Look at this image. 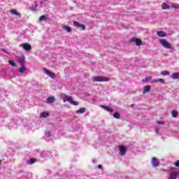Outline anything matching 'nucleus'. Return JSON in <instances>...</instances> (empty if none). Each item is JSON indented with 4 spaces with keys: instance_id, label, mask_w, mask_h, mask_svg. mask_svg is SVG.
<instances>
[{
    "instance_id": "nucleus-14",
    "label": "nucleus",
    "mask_w": 179,
    "mask_h": 179,
    "mask_svg": "<svg viewBox=\"0 0 179 179\" xmlns=\"http://www.w3.org/2000/svg\"><path fill=\"white\" fill-rule=\"evenodd\" d=\"M19 72L20 73H21V75H23V73H26V66H21V67L19 69Z\"/></svg>"
},
{
    "instance_id": "nucleus-25",
    "label": "nucleus",
    "mask_w": 179,
    "mask_h": 179,
    "mask_svg": "<svg viewBox=\"0 0 179 179\" xmlns=\"http://www.w3.org/2000/svg\"><path fill=\"white\" fill-rule=\"evenodd\" d=\"M120 117H121V115H120V113L118 112H116L113 114V117L116 118L117 120H120Z\"/></svg>"
},
{
    "instance_id": "nucleus-1",
    "label": "nucleus",
    "mask_w": 179,
    "mask_h": 179,
    "mask_svg": "<svg viewBox=\"0 0 179 179\" xmlns=\"http://www.w3.org/2000/svg\"><path fill=\"white\" fill-rule=\"evenodd\" d=\"M178 174L179 173L178 171H177V168H171L169 179H177Z\"/></svg>"
},
{
    "instance_id": "nucleus-43",
    "label": "nucleus",
    "mask_w": 179,
    "mask_h": 179,
    "mask_svg": "<svg viewBox=\"0 0 179 179\" xmlns=\"http://www.w3.org/2000/svg\"><path fill=\"white\" fill-rule=\"evenodd\" d=\"M2 162L1 161H0V164H1V163Z\"/></svg>"
},
{
    "instance_id": "nucleus-39",
    "label": "nucleus",
    "mask_w": 179,
    "mask_h": 179,
    "mask_svg": "<svg viewBox=\"0 0 179 179\" xmlns=\"http://www.w3.org/2000/svg\"><path fill=\"white\" fill-rule=\"evenodd\" d=\"M36 9H37V8H38V4H35V6Z\"/></svg>"
},
{
    "instance_id": "nucleus-32",
    "label": "nucleus",
    "mask_w": 179,
    "mask_h": 179,
    "mask_svg": "<svg viewBox=\"0 0 179 179\" xmlns=\"http://www.w3.org/2000/svg\"><path fill=\"white\" fill-rule=\"evenodd\" d=\"M71 104H73V106H79V103L76 101H71Z\"/></svg>"
},
{
    "instance_id": "nucleus-36",
    "label": "nucleus",
    "mask_w": 179,
    "mask_h": 179,
    "mask_svg": "<svg viewBox=\"0 0 179 179\" xmlns=\"http://www.w3.org/2000/svg\"><path fill=\"white\" fill-rule=\"evenodd\" d=\"M30 9L32 11L36 10V8L34 7V6H32V7H31Z\"/></svg>"
},
{
    "instance_id": "nucleus-12",
    "label": "nucleus",
    "mask_w": 179,
    "mask_h": 179,
    "mask_svg": "<svg viewBox=\"0 0 179 179\" xmlns=\"http://www.w3.org/2000/svg\"><path fill=\"white\" fill-rule=\"evenodd\" d=\"M100 107H101V108H103V110H106V111H108L109 113H113V111H114V110L110 108V106L101 105Z\"/></svg>"
},
{
    "instance_id": "nucleus-4",
    "label": "nucleus",
    "mask_w": 179,
    "mask_h": 179,
    "mask_svg": "<svg viewBox=\"0 0 179 179\" xmlns=\"http://www.w3.org/2000/svg\"><path fill=\"white\" fill-rule=\"evenodd\" d=\"M160 44L164 47V48L170 49L171 48V44L170 43L167 42L165 39H161L159 41Z\"/></svg>"
},
{
    "instance_id": "nucleus-26",
    "label": "nucleus",
    "mask_w": 179,
    "mask_h": 179,
    "mask_svg": "<svg viewBox=\"0 0 179 179\" xmlns=\"http://www.w3.org/2000/svg\"><path fill=\"white\" fill-rule=\"evenodd\" d=\"M8 63L10 64V65H11V66H17V64H16V63H15L13 60H8Z\"/></svg>"
},
{
    "instance_id": "nucleus-30",
    "label": "nucleus",
    "mask_w": 179,
    "mask_h": 179,
    "mask_svg": "<svg viewBox=\"0 0 179 179\" xmlns=\"http://www.w3.org/2000/svg\"><path fill=\"white\" fill-rule=\"evenodd\" d=\"M45 135L48 137L50 138V136H51V131H46L45 133Z\"/></svg>"
},
{
    "instance_id": "nucleus-20",
    "label": "nucleus",
    "mask_w": 179,
    "mask_h": 179,
    "mask_svg": "<svg viewBox=\"0 0 179 179\" xmlns=\"http://www.w3.org/2000/svg\"><path fill=\"white\" fill-rule=\"evenodd\" d=\"M171 78L173 80L179 79V73H173L171 74Z\"/></svg>"
},
{
    "instance_id": "nucleus-16",
    "label": "nucleus",
    "mask_w": 179,
    "mask_h": 179,
    "mask_svg": "<svg viewBox=\"0 0 179 179\" xmlns=\"http://www.w3.org/2000/svg\"><path fill=\"white\" fill-rule=\"evenodd\" d=\"M10 12L11 15H15V16H19V17H20L22 16L20 13L16 11V10L11 9L10 10Z\"/></svg>"
},
{
    "instance_id": "nucleus-34",
    "label": "nucleus",
    "mask_w": 179,
    "mask_h": 179,
    "mask_svg": "<svg viewBox=\"0 0 179 179\" xmlns=\"http://www.w3.org/2000/svg\"><path fill=\"white\" fill-rule=\"evenodd\" d=\"M159 125H164V122L163 121H159L157 122Z\"/></svg>"
},
{
    "instance_id": "nucleus-11",
    "label": "nucleus",
    "mask_w": 179,
    "mask_h": 179,
    "mask_svg": "<svg viewBox=\"0 0 179 179\" xmlns=\"http://www.w3.org/2000/svg\"><path fill=\"white\" fill-rule=\"evenodd\" d=\"M152 167H157L159 166V161L156 157H152L151 161Z\"/></svg>"
},
{
    "instance_id": "nucleus-44",
    "label": "nucleus",
    "mask_w": 179,
    "mask_h": 179,
    "mask_svg": "<svg viewBox=\"0 0 179 179\" xmlns=\"http://www.w3.org/2000/svg\"><path fill=\"white\" fill-rule=\"evenodd\" d=\"M45 1H48V0H45Z\"/></svg>"
},
{
    "instance_id": "nucleus-13",
    "label": "nucleus",
    "mask_w": 179,
    "mask_h": 179,
    "mask_svg": "<svg viewBox=\"0 0 179 179\" xmlns=\"http://www.w3.org/2000/svg\"><path fill=\"white\" fill-rule=\"evenodd\" d=\"M47 103H48V104H52V103H54L55 101V99L54 98V96H49L47 98Z\"/></svg>"
},
{
    "instance_id": "nucleus-27",
    "label": "nucleus",
    "mask_w": 179,
    "mask_h": 179,
    "mask_svg": "<svg viewBox=\"0 0 179 179\" xmlns=\"http://www.w3.org/2000/svg\"><path fill=\"white\" fill-rule=\"evenodd\" d=\"M154 82L155 83H157V82H159V83H164V80L159 78V79L154 80Z\"/></svg>"
},
{
    "instance_id": "nucleus-24",
    "label": "nucleus",
    "mask_w": 179,
    "mask_h": 179,
    "mask_svg": "<svg viewBox=\"0 0 179 179\" xmlns=\"http://www.w3.org/2000/svg\"><path fill=\"white\" fill-rule=\"evenodd\" d=\"M171 114H172V117L173 118H177V115H178V111H177V110H172Z\"/></svg>"
},
{
    "instance_id": "nucleus-7",
    "label": "nucleus",
    "mask_w": 179,
    "mask_h": 179,
    "mask_svg": "<svg viewBox=\"0 0 179 179\" xmlns=\"http://www.w3.org/2000/svg\"><path fill=\"white\" fill-rule=\"evenodd\" d=\"M17 62L20 66L24 65L26 64V57H24V55H22V57H19Z\"/></svg>"
},
{
    "instance_id": "nucleus-15",
    "label": "nucleus",
    "mask_w": 179,
    "mask_h": 179,
    "mask_svg": "<svg viewBox=\"0 0 179 179\" xmlns=\"http://www.w3.org/2000/svg\"><path fill=\"white\" fill-rule=\"evenodd\" d=\"M150 85H146L144 87V90L143 91V94H145L150 91Z\"/></svg>"
},
{
    "instance_id": "nucleus-19",
    "label": "nucleus",
    "mask_w": 179,
    "mask_h": 179,
    "mask_svg": "<svg viewBox=\"0 0 179 179\" xmlns=\"http://www.w3.org/2000/svg\"><path fill=\"white\" fill-rule=\"evenodd\" d=\"M157 34L159 37H166V33L163 31H157Z\"/></svg>"
},
{
    "instance_id": "nucleus-18",
    "label": "nucleus",
    "mask_w": 179,
    "mask_h": 179,
    "mask_svg": "<svg viewBox=\"0 0 179 179\" xmlns=\"http://www.w3.org/2000/svg\"><path fill=\"white\" fill-rule=\"evenodd\" d=\"M50 115V113L48 112H43L40 114V117L41 118H47Z\"/></svg>"
},
{
    "instance_id": "nucleus-5",
    "label": "nucleus",
    "mask_w": 179,
    "mask_h": 179,
    "mask_svg": "<svg viewBox=\"0 0 179 179\" xmlns=\"http://www.w3.org/2000/svg\"><path fill=\"white\" fill-rule=\"evenodd\" d=\"M20 47L23 48V50H25V51H31V45L25 43H22L20 45Z\"/></svg>"
},
{
    "instance_id": "nucleus-42",
    "label": "nucleus",
    "mask_w": 179,
    "mask_h": 179,
    "mask_svg": "<svg viewBox=\"0 0 179 179\" xmlns=\"http://www.w3.org/2000/svg\"><path fill=\"white\" fill-rule=\"evenodd\" d=\"M164 171H169V170H164Z\"/></svg>"
},
{
    "instance_id": "nucleus-33",
    "label": "nucleus",
    "mask_w": 179,
    "mask_h": 179,
    "mask_svg": "<svg viewBox=\"0 0 179 179\" xmlns=\"http://www.w3.org/2000/svg\"><path fill=\"white\" fill-rule=\"evenodd\" d=\"M172 8H174L175 9H179V5L178 4L173 5L172 6Z\"/></svg>"
},
{
    "instance_id": "nucleus-22",
    "label": "nucleus",
    "mask_w": 179,
    "mask_h": 179,
    "mask_svg": "<svg viewBox=\"0 0 179 179\" xmlns=\"http://www.w3.org/2000/svg\"><path fill=\"white\" fill-rule=\"evenodd\" d=\"M162 9H170V5L166 3H163L162 5Z\"/></svg>"
},
{
    "instance_id": "nucleus-17",
    "label": "nucleus",
    "mask_w": 179,
    "mask_h": 179,
    "mask_svg": "<svg viewBox=\"0 0 179 179\" xmlns=\"http://www.w3.org/2000/svg\"><path fill=\"white\" fill-rule=\"evenodd\" d=\"M62 28L64 29V30H66L67 33H71V31H72V28L69 26L63 25Z\"/></svg>"
},
{
    "instance_id": "nucleus-38",
    "label": "nucleus",
    "mask_w": 179,
    "mask_h": 179,
    "mask_svg": "<svg viewBox=\"0 0 179 179\" xmlns=\"http://www.w3.org/2000/svg\"><path fill=\"white\" fill-rule=\"evenodd\" d=\"M98 169H103V166L101 165H98Z\"/></svg>"
},
{
    "instance_id": "nucleus-21",
    "label": "nucleus",
    "mask_w": 179,
    "mask_h": 179,
    "mask_svg": "<svg viewBox=\"0 0 179 179\" xmlns=\"http://www.w3.org/2000/svg\"><path fill=\"white\" fill-rule=\"evenodd\" d=\"M86 111L85 108H80L79 110H76V114H83Z\"/></svg>"
},
{
    "instance_id": "nucleus-37",
    "label": "nucleus",
    "mask_w": 179,
    "mask_h": 179,
    "mask_svg": "<svg viewBox=\"0 0 179 179\" xmlns=\"http://www.w3.org/2000/svg\"><path fill=\"white\" fill-rule=\"evenodd\" d=\"M155 132L156 134H159V128H155Z\"/></svg>"
},
{
    "instance_id": "nucleus-9",
    "label": "nucleus",
    "mask_w": 179,
    "mask_h": 179,
    "mask_svg": "<svg viewBox=\"0 0 179 179\" xmlns=\"http://www.w3.org/2000/svg\"><path fill=\"white\" fill-rule=\"evenodd\" d=\"M119 150H120L119 153L121 156H124L125 153H127V148L126 147H124V145H120Z\"/></svg>"
},
{
    "instance_id": "nucleus-10",
    "label": "nucleus",
    "mask_w": 179,
    "mask_h": 179,
    "mask_svg": "<svg viewBox=\"0 0 179 179\" xmlns=\"http://www.w3.org/2000/svg\"><path fill=\"white\" fill-rule=\"evenodd\" d=\"M132 41L136 43V45H137V47H141V45H142V41L138 38H133Z\"/></svg>"
},
{
    "instance_id": "nucleus-40",
    "label": "nucleus",
    "mask_w": 179,
    "mask_h": 179,
    "mask_svg": "<svg viewBox=\"0 0 179 179\" xmlns=\"http://www.w3.org/2000/svg\"><path fill=\"white\" fill-rule=\"evenodd\" d=\"M131 108L135 107V104H131Z\"/></svg>"
},
{
    "instance_id": "nucleus-6",
    "label": "nucleus",
    "mask_w": 179,
    "mask_h": 179,
    "mask_svg": "<svg viewBox=\"0 0 179 179\" xmlns=\"http://www.w3.org/2000/svg\"><path fill=\"white\" fill-rule=\"evenodd\" d=\"M73 26H75V27H77V29H81V30H86V26H85V24L79 23L78 21L73 22Z\"/></svg>"
},
{
    "instance_id": "nucleus-8",
    "label": "nucleus",
    "mask_w": 179,
    "mask_h": 179,
    "mask_svg": "<svg viewBox=\"0 0 179 179\" xmlns=\"http://www.w3.org/2000/svg\"><path fill=\"white\" fill-rule=\"evenodd\" d=\"M43 71L46 75H48L50 78H52V79H55V75L52 73L51 71H50V70L43 68Z\"/></svg>"
},
{
    "instance_id": "nucleus-31",
    "label": "nucleus",
    "mask_w": 179,
    "mask_h": 179,
    "mask_svg": "<svg viewBox=\"0 0 179 179\" xmlns=\"http://www.w3.org/2000/svg\"><path fill=\"white\" fill-rule=\"evenodd\" d=\"M45 20V15H41L39 18V22H43Z\"/></svg>"
},
{
    "instance_id": "nucleus-35",
    "label": "nucleus",
    "mask_w": 179,
    "mask_h": 179,
    "mask_svg": "<svg viewBox=\"0 0 179 179\" xmlns=\"http://www.w3.org/2000/svg\"><path fill=\"white\" fill-rule=\"evenodd\" d=\"M174 166H176V167H179V161L174 162Z\"/></svg>"
},
{
    "instance_id": "nucleus-29",
    "label": "nucleus",
    "mask_w": 179,
    "mask_h": 179,
    "mask_svg": "<svg viewBox=\"0 0 179 179\" xmlns=\"http://www.w3.org/2000/svg\"><path fill=\"white\" fill-rule=\"evenodd\" d=\"M161 75H163L164 76H166L169 75V71H162L161 72Z\"/></svg>"
},
{
    "instance_id": "nucleus-2",
    "label": "nucleus",
    "mask_w": 179,
    "mask_h": 179,
    "mask_svg": "<svg viewBox=\"0 0 179 179\" xmlns=\"http://www.w3.org/2000/svg\"><path fill=\"white\" fill-rule=\"evenodd\" d=\"M93 82H108L110 78L108 77H103V76H94L92 78Z\"/></svg>"
},
{
    "instance_id": "nucleus-28",
    "label": "nucleus",
    "mask_w": 179,
    "mask_h": 179,
    "mask_svg": "<svg viewBox=\"0 0 179 179\" xmlns=\"http://www.w3.org/2000/svg\"><path fill=\"white\" fill-rule=\"evenodd\" d=\"M150 80V77H146L145 78L142 80L143 83H146V82H149Z\"/></svg>"
},
{
    "instance_id": "nucleus-41",
    "label": "nucleus",
    "mask_w": 179,
    "mask_h": 179,
    "mask_svg": "<svg viewBox=\"0 0 179 179\" xmlns=\"http://www.w3.org/2000/svg\"><path fill=\"white\" fill-rule=\"evenodd\" d=\"M92 163H95L94 159L92 160Z\"/></svg>"
},
{
    "instance_id": "nucleus-3",
    "label": "nucleus",
    "mask_w": 179,
    "mask_h": 179,
    "mask_svg": "<svg viewBox=\"0 0 179 179\" xmlns=\"http://www.w3.org/2000/svg\"><path fill=\"white\" fill-rule=\"evenodd\" d=\"M61 97L64 101V103L69 101V103H72L73 99L72 96H70L69 95H66V94H62Z\"/></svg>"
},
{
    "instance_id": "nucleus-23",
    "label": "nucleus",
    "mask_w": 179,
    "mask_h": 179,
    "mask_svg": "<svg viewBox=\"0 0 179 179\" xmlns=\"http://www.w3.org/2000/svg\"><path fill=\"white\" fill-rule=\"evenodd\" d=\"M34 163H36V159L34 158H31L27 161V164H34Z\"/></svg>"
}]
</instances>
